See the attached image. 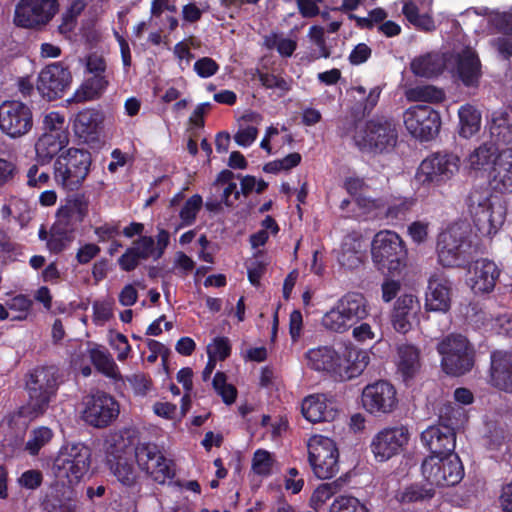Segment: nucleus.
I'll use <instances>...</instances> for the list:
<instances>
[{
	"label": "nucleus",
	"instance_id": "f257e3e1",
	"mask_svg": "<svg viewBox=\"0 0 512 512\" xmlns=\"http://www.w3.org/2000/svg\"><path fill=\"white\" fill-rule=\"evenodd\" d=\"M468 211L483 236L495 235L503 226L507 208L505 202L483 189H473L466 198Z\"/></svg>",
	"mask_w": 512,
	"mask_h": 512
},
{
	"label": "nucleus",
	"instance_id": "f03ea898",
	"mask_svg": "<svg viewBox=\"0 0 512 512\" xmlns=\"http://www.w3.org/2000/svg\"><path fill=\"white\" fill-rule=\"evenodd\" d=\"M398 140L396 123L385 116H376L357 125L354 144L363 152L382 154L392 151Z\"/></svg>",
	"mask_w": 512,
	"mask_h": 512
},
{
	"label": "nucleus",
	"instance_id": "7ed1b4c3",
	"mask_svg": "<svg viewBox=\"0 0 512 512\" xmlns=\"http://www.w3.org/2000/svg\"><path fill=\"white\" fill-rule=\"evenodd\" d=\"M92 453L83 443L63 445L53 461V473L56 478L70 485L78 484L91 467Z\"/></svg>",
	"mask_w": 512,
	"mask_h": 512
},
{
	"label": "nucleus",
	"instance_id": "20e7f679",
	"mask_svg": "<svg viewBox=\"0 0 512 512\" xmlns=\"http://www.w3.org/2000/svg\"><path fill=\"white\" fill-rule=\"evenodd\" d=\"M371 254L379 270L399 273L407 262V249L403 239L394 231H379L373 238Z\"/></svg>",
	"mask_w": 512,
	"mask_h": 512
},
{
	"label": "nucleus",
	"instance_id": "39448f33",
	"mask_svg": "<svg viewBox=\"0 0 512 512\" xmlns=\"http://www.w3.org/2000/svg\"><path fill=\"white\" fill-rule=\"evenodd\" d=\"M91 156L88 151L69 148L54 163V179L65 190L81 187L89 173Z\"/></svg>",
	"mask_w": 512,
	"mask_h": 512
},
{
	"label": "nucleus",
	"instance_id": "423d86ee",
	"mask_svg": "<svg viewBox=\"0 0 512 512\" xmlns=\"http://www.w3.org/2000/svg\"><path fill=\"white\" fill-rule=\"evenodd\" d=\"M30 414H43L51 400L56 396L59 382L57 369L53 366L37 367L28 375L26 382Z\"/></svg>",
	"mask_w": 512,
	"mask_h": 512
},
{
	"label": "nucleus",
	"instance_id": "0eeeda50",
	"mask_svg": "<svg viewBox=\"0 0 512 512\" xmlns=\"http://www.w3.org/2000/svg\"><path fill=\"white\" fill-rule=\"evenodd\" d=\"M421 473L429 485L449 487L463 479L464 467L456 453L429 455L422 461Z\"/></svg>",
	"mask_w": 512,
	"mask_h": 512
},
{
	"label": "nucleus",
	"instance_id": "6e6552de",
	"mask_svg": "<svg viewBox=\"0 0 512 512\" xmlns=\"http://www.w3.org/2000/svg\"><path fill=\"white\" fill-rule=\"evenodd\" d=\"M368 315L367 301L360 293H348L322 318L323 326L334 332H344L353 323Z\"/></svg>",
	"mask_w": 512,
	"mask_h": 512
},
{
	"label": "nucleus",
	"instance_id": "1a4fd4ad",
	"mask_svg": "<svg viewBox=\"0 0 512 512\" xmlns=\"http://www.w3.org/2000/svg\"><path fill=\"white\" fill-rule=\"evenodd\" d=\"M437 350L442 356L441 365L447 374L463 375L473 367V349L462 335L446 336L438 343Z\"/></svg>",
	"mask_w": 512,
	"mask_h": 512
},
{
	"label": "nucleus",
	"instance_id": "9d476101",
	"mask_svg": "<svg viewBox=\"0 0 512 512\" xmlns=\"http://www.w3.org/2000/svg\"><path fill=\"white\" fill-rule=\"evenodd\" d=\"M308 457L314 474L320 479L332 478L339 471V452L329 437L313 435L308 441Z\"/></svg>",
	"mask_w": 512,
	"mask_h": 512
},
{
	"label": "nucleus",
	"instance_id": "9b49d317",
	"mask_svg": "<svg viewBox=\"0 0 512 512\" xmlns=\"http://www.w3.org/2000/svg\"><path fill=\"white\" fill-rule=\"evenodd\" d=\"M81 417L95 428H106L113 424L120 414V404L110 394L97 391L83 399Z\"/></svg>",
	"mask_w": 512,
	"mask_h": 512
},
{
	"label": "nucleus",
	"instance_id": "f8f14e48",
	"mask_svg": "<svg viewBox=\"0 0 512 512\" xmlns=\"http://www.w3.org/2000/svg\"><path fill=\"white\" fill-rule=\"evenodd\" d=\"M470 227L467 223H453L438 237L437 252L440 263L451 267L463 258L465 249L469 246Z\"/></svg>",
	"mask_w": 512,
	"mask_h": 512
},
{
	"label": "nucleus",
	"instance_id": "ddd939ff",
	"mask_svg": "<svg viewBox=\"0 0 512 512\" xmlns=\"http://www.w3.org/2000/svg\"><path fill=\"white\" fill-rule=\"evenodd\" d=\"M58 10L57 0H20L15 8L14 23L22 28L39 29L47 25Z\"/></svg>",
	"mask_w": 512,
	"mask_h": 512
},
{
	"label": "nucleus",
	"instance_id": "4468645a",
	"mask_svg": "<svg viewBox=\"0 0 512 512\" xmlns=\"http://www.w3.org/2000/svg\"><path fill=\"white\" fill-rule=\"evenodd\" d=\"M361 404L367 413L375 417L391 414L398 406L396 389L384 380L368 384L362 391Z\"/></svg>",
	"mask_w": 512,
	"mask_h": 512
},
{
	"label": "nucleus",
	"instance_id": "2eb2a0df",
	"mask_svg": "<svg viewBox=\"0 0 512 512\" xmlns=\"http://www.w3.org/2000/svg\"><path fill=\"white\" fill-rule=\"evenodd\" d=\"M33 126L30 107L18 100H5L0 104V130L10 138H20Z\"/></svg>",
	"mask_w": 512,
	"mask_h": 512
},
{
	"label": "nucleus",
	"instance_id": "dca6fc26",
	"mask_svg": "<svg viewBox=\"0 0 512 512\" xmlns=\"http://www.w3.org/2000/svg\"><path fill=\"white\" fill-rule=\"evenodd\" d=\"M460 158L451 153H435L424 159L416 173L423 185L440 184L451 179L459 170Z\"/></svg>",
	"mask_w": 512,
	"mask_h": 512
},
{
	"label": "nucleus",
	"instance_id": "f3484780",
	"mask_svg": "<svg viewBox=\"0 0 512 512\" xmlns=\"http://www.w3.org/2000/svg\"><path fill=\"white\" fill-rule=\"evenodd\" d=\"M407 131L421 141L434 138L441 126V118L437 111L429 106L416 105L408 108L403 114Z\"/></svg>",
	"mask_w": 512,
	"mask_h": 512
},
{
	"label": "nucleus",
	"instance_id": "a211bd4d",
	"mask_svg": "<svg viewBox=\"0 0 512 512\" xmlns=\"http://www.w3.org/2000/svg\"><path fill=\"white\" fill-rule=\"evenodd\" d=\"M409 440L406 426L385 427L374 435L370 447L376 460L384 462L404 451Z\"/></svg>",
	"mask_w": 512,
	"mask_h": 512
},
{
	"label": "nucleus",
	"instance_id": "6ab92c4d",
	"mask_svg": "<svg viewBox=\"0 0 512 512\" xmlns=\"http://www.w3.org/2000/svg\"><path fill=\"white\" fill-rule=\"evenodd\" d=\"M135 458L139 468L157 483L163 484L174 477L173 463L162 455L155 444L137 445Z\"/></svg>",
	"mask_w": 512,
	"mask_h": 512
},
{
	"label": "nucleus",
	"instance_id": "aec40b11",
	"mask_svg": "<svg viewBox=\"0 0 512 512\" xmlns=\"http://www.w3.org/2000/svg\"><path fill=\"white\" fill-rule=\"evenodd\" d=\"M135 458L139 468L157 483L163 484L174 477L173 463L162 455L155 444L137 445Z\"/></svg>",
	"mask_w": 512,
	"mask_h": 512
},
{
	"label": "nucleus",
	"instance_id": "412c9836",
	"mask_svg": "<svg viewBox=\"0 0 512 512\" xmlns=\"http://www.w3.org/2000/svg\"><path fill=\"white\" fill-rule=\"evenodd\" d=\"M135 458L139 468L157 483L163 484L174 477L173 463L162 455L155 444L137 445Z\"/></svg>",
	"mask_w": 512,
	"mask_h": 512
},
{
	"label": "nucleus",
	"instance_id": "4be33fe9",
	"mask_svg": "<svg viewBox=\"0 0 512 512\" xmlns=\"http://www.w3.org/2000/svg\"><path fill=\"white\" fill-rule=\"evenodd\" d=\"M71 80V73L66 67L61 63H53L39 73L37 89L43 97L54 100L63 95Z\"/></svg>",
	"mask_w": 512,
	"mask_h": 512
},
{
	"label": "nucleus",
	"instance_id": "5701e85b",
	"mask_svg": "<svg viewBox=\"0 0 512 512\" xmlns=\"http://www.w3.org/2000/svg\"><path fill=\"white\" fill-rule=\"evenodd\" d=\"M89 212V200L83 194H76L66 199L57 211L56 229L64 233H73L84 221Z\"/></svg>",
	"mask_w": 512,
	"mask_h": 512
},
{
	"label": "nucleus",
	"instance_id": "b1692460",
	"mask_svg": "<svg viewBox=\"0 0 512 512\" xmlns=\"http://www.w3.org/2000/svg\"><path fill=\"white\" fill-rule=\"evenodd\" d=\"M337 376L340 381H347L358 377L369 364L370 357L367 351L344 344L338 349Z\"/></svg>",
	"mask_w": 512,
	"mask_h": 512
},
{
	"label": "nucleus",
	"instance_id": "393cba45",
	"mask_svg": "<svg viewBox=\"0 0 512 512\" xmlns=\"http://www.w3.org/2000/svg\"><path fill=\"white\" fill-rule=\"evenodd\" d=\"M489 383L500 391L512 393V350L491 352Z\"/></svg>",
	"mask_w": 512,
	"mask_h": 512
},
{
	"label": "nucleus",
	"instance_id": "a878e982",
	"mask_svg": "<svg viewBox=\"0 0 512 512\" xmlns=\"http://www.w3.org/2000/svg\"><path fill=\"white\" fill-rule=\"evenodd\" d=\"M500 270L488 259H478L470 264L467 282L474 293L491 292L499 278Z\"/></svg>",
	"mask_w": 512,
	"mask_h": 512
},
{
	"label": "nucleus",
	"instance_id": "bb28decb",
	"mask_svg": "<svg viewBox=\"0 0 512 512\" xmlns=\"http://www.w3.org/2000/svg\"><path fill=\"white\" fill-rule=\"evenodd\" d=\"M421 440L430 450L431 455L455 453L456 434L448 424L430 426L421 434Z\"/></svg>",
	"mask_w": 512,
	"mask_h": 512
},
{
	"label": "nucleus",
	"instance_id": "cd10ccee",
	"mask_svg": "<svg viewBox=\"0 0 512 512\" xmlns=\"http://www.w3.org/2000/svg\"><path fill=\"white\" fill-rule=\"evenodd\" d=\"M489 185L494 192L512 193V148L500 150L489 171Z\"/></svg>",
	"mask_w": 512,
	"mask_h": 512
},
{
	"label": "nucleus",
	"instance_id": "c85d7f7f",
	"mask_svg": "<svg viewBox=\"0 0 512 512\" xmlns=\"http://www.w3.org/2000/svg\"><path fill=\"white\" fill-rule=\"evenodd\" d=\"M451 305V283L442 275H432L425 294V308L428 311L446 312Z\"/></svg>",
	"mask_w": 512,
	"mask_h": 512
},
{
	"label": "nucleus",
	"instance_id": "c756f323",
	"mask_svg": "<svg viewBox=\"0 0 512 512\" xmlns=\"http://www.w3.org/2000/svg\"><path fill=\"white\" fill-rule=\"evenodd\" d=\"M305 365L316 372L327 373L336 379L338 349L329 345L311 348L304 354Z\"/></svg>",
	"mask_w": 512,
	"mask_h": 512
},
{
	"label": "nucleus",
	"instance_id": "7c9ffc66",
	"mask_svg": "<svg viewBox=\"0 0 512 512\" xmlns=\"http://www.w3.org/2000/svg\"><path fill=\"white\" fill-rule=\"evenodd\" d=\"M301 411L305 419L312 423L332 421L337 415L334 402L323 394L307 396L302 401Z\"/></svg>",
	"mask_w": 512,
	"mask_h": 512
},
{
	"label": "nucleus",
	"instance_id": "2f4dec72",
	"mask_svg": "<svg viewBox=\"0 0 512 512\" xmlns=\"http://www.w3.org/2000/svg\"><path fill=\"white\" fill-rule=\"evenodd\" d=\"M420 311L418 299L411 294L400 296L394 306L392 324L394 329L400 333H407L412 328V323Z\"/></svg>",
	"mask_w": 512,
	"mask_h": 512
},
{
	"label": "nucleus",
	"instance_id": "473e14b6",
	"mask_svg": "<svg viewBox=\"0 0 512 512\" xmlns=\"http://www.w3.org/2000/svg\"><path fill=\"white\" fill-rule=\"evenodd\" d=\"M457 73L466 86H474L481 76V65L475 51L469 47L456 53L453 57Z\"/></svg>",
	"mask_w": 512,
	"mask_h": 512
},
{
	"label": "nucleus",
	"instance_id": "72a5a7b5",
	"mask_svg": "<svg viewBox=\"0 0 512 512\" xmlns=\"http://www.w3.org/2000/svg\"><path fill=\"white\" fill-rule=\"evenodd\" d=\"M169 233L161 229L157 234V241L150 236H141L138 240L134 241L132 249L136 252L141 260L152 258L158 260L163 255L166 247L169 244Z\"/></svg>",
	"mask_w": 512,
	"mask_h": 512
},
{
	"label": "nucleus",
	"instance_id": "f704fd0d",
	"mask_svg": "<svg viewBox=\"0 0 512 512\" xmlns=\"http://www.w3.org/2000/svg\"><path fill=\"white\" fill-rule=\"evenodd\" d=\"M103 121L102 114L95 109L80 111L74 120V131L85 142L95 139Z\"/></svg>",
	"mask_w": 512,
	"mask_h": 512
},
{
	"label": "nucleus",
	"instance_id": "c9c22d12",
	"mask_svg": "<svg viewBox=\"0 0 512 512\" xmlns=\"http://www.w3.org/2000/svg\"><path fill=\"white\" fill-rule=\"evenodd\" d=\"M446 65L444 55L426 53L415 57L410 64L413 74L419 77L431 78L442 73Z\"/></svg>",
	"mask_w": 512,
	"mask_h": 512
},
{
	"label": "nucleus",
	"instance_id": "e433bc0d",
	"mask_svg": "<svg viewBox=\"0 0 512 512\" xmlns=\"http://www.w3.org/2000/svg\"><path fill=\"white\" fill-rule=\"evenodd\" d=\"M500 150L493 143H483L469 153L465 162L471 171H487L496 162Z\"/></svg>",
	"mask_w": 512,
	"mask_h": 512
},
{
	"label": "nucleus",
	"instance_id": "4c0bfd02",
	"mask_svg": "<svg viewBox=\"0 0 512 512\" xmlns=\"http://www.w3.org/2000/svg\"><path fill=\"white\" fill-rule=\"evenodd\" d=\"M68 134L43 133L35 143L36 157L40 163L49 162L66 144Z\"/></svg>",
	"mask_w": 512,
	"mask_h": 512
},
{
	"label": "nucleus",
	"instance_id": "58836bf2",
	"mask_svg": "<svg viewBox=\"0 0 512 512\" xmlns=\"http://www.w3.org/2000/svg\"><path fill=\"white\" fill-rule=\"evenodd\" d=\"M108 84L109 81L105 75H93L75 91L73 99L76 102L95 100L102 95Z\"/></svg>",
	"mask_w": 512,
	"mask_h": 512
},
{
	"label": "nucleus",
	"instance_id": "ea45409f",
	"mask_svg": "<svg viewBox=\"0 0 512 512\" xmlns=\"http://www.w3.org/2000/svg\"><path fill=\"white\" fill-rule=\"evenodd\" d=\"M364 259L361 241L348 237L344 240L339 254V263L348 269L359 267Z\"/></svg>",
	"mask_w": 512,
	"mask_h": 512
},
{
	"label": "nucleus",
	"instance_id": "a19ab883",
	"mask_svg": "<svg viewBox=\"0 0 512 512\" xmlns=\"http://www.w3.org/2000/svg\"><path fill=\"white\" fill-rule=\"evenodd\" d=\"M398 351V369L405 377H411L420 367V352L411 344H400Z\"/></svg>",
	"mask_w": 512,
	"mask_h": 512
},
{
	"label": "nucleus",
	"instance_id": "79ce46f5",
	"mask_svg": "<svg viewBox=\"0 0 512 512\" xmlns=\"http://www.w3.org/2000/svg\"><path fill=\"white\" fill-rule=\"evenodd\" d=\"M459 133L464 138H470L479 132L481 128V113L472 105L466 104L460 107Z\"/></svg>",
	"mask_w": 512,
	"mask_h": 512
},
{
	"label": "nucleus",
	"instance_id": "37998d69",
	"mask_svg": "<svg viewBox=\"0 0 512 512\" xmlns=\"http://www.w3.org/2000/svg\"><path fill=\"white\" fill-rule=\"evenodd\" d=\"M406 98L412 102L440 103L445 99V93L433 85H418L406 91Z\"/></svg>",
	"mask_w": 512,
	"mask_h": 512
},
{
	"label": "nucleus",
	"instance_id": "c03bdc74",
	"mask_svg": "<svg viewBox=\"0 0 512 512\" xmlns=\"http://www.w3.org/2000/svg\"><path fill=\"white\" fill-rule=\"evenodd\" d=\"M111 472L119 483L125 487H134L138 483L139 475L132 462L119 457L115 463L110 466Z\"/></svg>",
	"mask_w": 512,
	"mask_h": 512
},
{
	"label": "nucleus",
	"instance_id": "a18cd8bd",
	"mask_svg": "<svg viewBox=\"0 0 512 512\" xmlns=\"http://www.w3.org/2000/svg\"><path fill=\"white\" fill-rule=\"evenodd\" d=\"M90 359L98 371L110 378H118L120 376L118 367L112 356L106 351L99 348H92L89 351Z\"/></svg>",
	"mask_w": 512,
	"mask_h": 512
},
{
	"label": "nucleus",
	"instance_id": "49530a36",
	"mask_svg": "<svg viewBox=\"0 0 512 512\" xmlns=\"http://www.w3.org/2000/svg\"><path fill=\"white\" fill-rule=\"evenodd\" d=\"M402 12L407 20L418 29L427 32L436 29V25L431 14L428 12L419 14V9L414 2H406L403 5Z\"/></svg>",
	"mask_w": 512,
	"mask_h": 512
},
{
	"label": "nucleus",
	"instance_id": "de8ad7c7",
	"mask_svg": "<svg viewBox=\"0 0 512 512\" xmlns=\"http://www.w3.org/2000/svg\"><path fill=\"white\" fill-rule=\"evenodd\" d=\"M78 497L74 490L68 488L63 490L47 502L48 512H75L78 507Z\"/></svg>",
	"mask_w": 512,
	"mask_h": 512
},
{
	"label": "nucleus",
	"instance_id": "09e8293b",
	"mask_svg": "<svg viewBox=\"0 0 512 512\" xmlns=\"http://www.w3.org/2000/svg\"><path fill=\"white\" fill-rule=\"evenodd\" d=\"M263 45L267 49H274L283 57H290L294 53L297 47V42L291 38H285L282 35L271 32L264 36Z\"/></svg>",
	"mask_w": 512,
	"mask_h": 512
},
{
	"label": "nucleus",
	"instance_id": "8fccbe9b",
	"mask_svg": "<svg viewBox=\"0 0 512 512\" xmlns=\"http://www.w3.org/2000/svg\"><path fill=\"white\" fill-rule=\"evenodd\" d=\"M53 435V431L46 426L33 429L25 444V450L32 456L37 455L52 440Z\"/></svg>",
	"mask_w": 512,
	"mask_h": 512
},
{
	"label": "nucleus",
	"instance_id": "3c124183",
	"mask_svg": "<svg viewBox=\"0 0 512 512\" xmlns=\"http://www.w3.org/2000/svg\"><path fill=\"white\" fill-rule=\"evenodd\" d=\"M435 491L432 488L422 487L420 485H410L400 490L396 494V499L403 504H410L429 500L433 498Z\"/></svg>",
	"mask_w": 512,
	"mask_h": 512
},
{
	"label": "nucleus",
	"instance_id": "603ef678",
	"mask_svg": "<svg viewBox=\"0 0 512 512\" xmlns=\"http://www.w3.org/2000/svg\"><path fill=\"white\" fill-rule=\"evenodd\" d=\"M257 78L263 87L275 90L279 97H283L291 89V81L279 75L257 71Z\"/></svg>",
	"mask_w": 512,
	"mask_h": 512
},
{
	"label": "nucleus",
	"instance_id": "864d4df0",
	"mask_svg": "<svg viewBox=\"0 0 512 512\" xmlns=\"http://www.w3.org/2000/svg\"><path fill=\"white\" fill-rule=\"evenodd\" d=\"M275 460L272 454L266 450L258 449L252 458V471L259 476L271 474Z\"/></svg>",
	"mask_w": 512,
	"mask_h": 512
},
{
	"label": "nucleus",
	"instance_id": "5fc2aeb1",
	"mask_svg": "<svg viewBox=\"0 0 512 512\" xmlns=\"http://www.w3.org/2000/svg\"><path fill=\"white\" fill-rule=\"evenodd\" d=\"M213 388L221 396L224 403L231 405L237 397V390L232 384L226 382V375L223 372H217L212 381Z\"/></svg>",
	"mask_w": 512,
	"mask_h": 512
},
{
	"label": "nucleus",
	"instance_id": "6e6d98bb",
	"mask_svg": "<svg viewBox=\"0 0 512 512\" xmlns=\"http://www.w3.org/2000/svg\"><path fill=\"white\" fill-rule=\"evenodd\" d=\"M331 512H369L367 506L353 496H339L331 505Z\"/></svg>",
	"mask_w": 512,
	"mask_h": 512
},
{
	"label": "nucleus",
	"instance_id": "4d7b16f0",
	"mask_svg": "<svg viewBox=\"0 0 512 512\" xmlns=\"http://www.w3.org/2000/svg\"><path fill=\"white\" fill-rule=\"evenodd\" d=\"M7 307L10 311L16 313L11 317V320L23 321L30 314L32 300L24 295H17L7 302Z\"/></svg>",
	"mask_w": 512,
	"mask_h": 512
},
{
	"label": "nucleus",
	"instance_id": "13d9d810",
	"mask_svg": "<svg viewBox=\"0 0 512 512\" xmlns=\"http://www.w3.org/2000/svg\"><path fill=\"white\" fill-rule=\"evenodd\" d=\"M301 155L297 152L290 153L282 159L271 161L264 166V171L267 173H278L281 171H289L290 169L298 166L301 162Z\"/></svg>",
	"mask_w": 512,
	"mask_h": 512
},
{
	"label": "nucleus",
	"instance_id": "bf43d9fd",
	"mask_svg": "<svg viewBox=\"0 0 512 512\" xmlns=\"http://www.w3.org/2000/svg\"><path fill=\"white\" fill-rule=\"evenodd\" d=\"M414 200L407 197L395 198L391 201L385 211V217L388 219H400L404 217L413 207Z\"/></svg>",
	"mask_w": 512,
	"mask_h": 512
},
{
	"label": "nucleus",
	"instance_id": "052dcab7",
	"mask_svg": "<svg viewBox=\"0 0 512 512\" xmlns=\"http://www.w3.org/2000/svg\"><path fill=\"white\" fill-rule=\"evenodd\" d=\"M44 133H53L59 135V133H67V125L65 116L58 111H51L45 114L43 119Z\"/></svg>",
	"mask_w": 512,
	"mask_h": 512
},
{
	"label": "nucleus",
	"instance_id": "680f3d73",
	"mask_svg": "<svg viewBox=\"0 0 512 512\" xmlns=\"http://www.w3.org/2000/svg\"><path fill=\"white\" fill-rule=\"evenodd\" d=\"M230 352V342L226 337H216L207 346L208 358H212L215 361L225 360L230 355Z\"/></svg>",
	"mask_w": 512,
	"mask_h": 512
},
{
	"label": "nucleus",
	"instance_id": "e2e57ef3",
	"mask_svg": "<svg viewBox=\"0 0 512 512\" xmlns=\"http://www.w3.org/2000/svg\"><path fill=\"white\" fill-rule=\"evenodd\" d=\"M202 204V197L198 194L193 195L185 202L180 211V218L184 225H190L194 222Z\"/></svg>",
	"mask_w": 512,
	"mask_h": 512
},
{
	"label": "nucleus",
	"instance_id": "0e129e2a",
	"mask_svg": "<svg viewBox=\"0 0 512 512\" xmlns=\"http://www.w3.org/2000/svg\"><path fill=\"white\" fill-rule=\"evenodd\" d=\"M73 239V233L57 231L56 223L52 227V233L47 241V247L51 252L58 253L64 250Z\"/></svg>",
	"mask_w": 512,
	"mask_h": 512
},
{
	"label": "nucleus",
	"instance_id": "69168bd1",
	"mask_svg": "<svg viewBox=\"0 0 512 512\" xmlns=\"http://www.w3.org/2000/svg\"><path fill=\"white\" fill-rule=\"evenodd\" d=\"M93 322L102 326L108 322L113 316V302L109 300L96 301L92 305Z\"/></svg>",
	"mask_w": 512,
	"mask_h": 512
},
{
	"label": "nucleus",
	"instance_id": "338daca9",
	"mask_svg": "<svg viewBox=\"0 0 512 512\" xmlns=\"http://www.w3.org/2000/svg\"><path fill=\"white\" fill-rule=\"evenodd\" d=\"M109 343L111 347L117 351V359L119 361H124L127 359L131 351V346L129 345L125 335L121 333L110 332Z\"/></svg>",
	"mask_w": 512,
	"mask_h": 512
},
{
	"label": "nucleus",
	"instance_id": "774afa93",
	"mask_svg": "<svg viewBox=\"0 0 512 512\" xmlns=\"http://www.w3.org/2000/svg\"><path fill=\"white\" fill-rule=\"evenodd\" d=\"M358 208L368 215L377 216L384 209V202L381 199H373L367 196H359L356 199Z\"/></svg>",
	"mask_w": 512,
	"mask_h": 512
}]
</instances>
